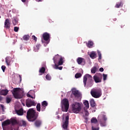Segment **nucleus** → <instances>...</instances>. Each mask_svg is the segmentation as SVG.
Wrapping results in <instances>:
<instances>
[{"mask_svg": "<svg viewBox=\"0 0 130 130\" xmlns=\"http://www.w3.org/2000/svg\"><path fill=\"white\" fill-rule=\"evenodd\" d=\"M39 115V113L35 111L33 109H29L26 113V118L28 121H35Z\"/></svg>", "mask_w": 130, "mask_h": 130, "instance_id": "1", "label": "nucleus"}, {"mask_svg": "<svg viewBox=\"0 0 130 130\" xmlns=\"http://www.w3.org/2000/svg\"><path fill=\"white\" fill-rule=\"evenodd\" d=\"M12 94L15 99H21L24 96V90L21 89L20 88H14L12 90Z\"/></svg>", "mask_w": 130, "mask_h": 130, "instance_id": "2", "label": "nucleus"}, {"mask_svg": "<svg viewBox=\"0 0 130 130\" xmlns=\"http://www.w3.org/2000/svg\"><path fill=\"white\" fill-rule=\"evenodd\" d=\"M83 105L78 102H75L72 105V110L74 113H79L82 110Z\"/></svg>", "mask_w": 130, "mask_h": 130, "instance_id": "3", "label": "nucleus"}, {"mask_svg": "<svg viewBox=\"0 0 130 130\" xmlns=\"http://www.w3.org/2000/svg\"><path fill=\"white\" fill-rule=\"evenodd\" d=\"M69 107H70L69 100L67 99H63L61 101L62 111L63 112H68V110H69Z\"/></svg>", "mask_w": 130, "mask_h": 130, "instance_id": "4", "label": "nucleus"}, {"mask_svg": "<svg viewBox=\"0 0 130 130\" xmlns=\"http://www.w3.org/2000/svg\"><path fill=\"white\" fill-rule=\"evenodd\" d=\"M87 80L88 81L87 84L88 85H92L93 79L92 76L89 74H85L83 77V83L85 87H86V85L87 84Z\"/></svg>", "mask_w": 130, "mask_h": 130, "instance_id": "5", "label": "nucleus"}, {"mask_svg": "<svg viewBox=\"0 0 130 130\" xmlns=\"http://www.w3.org/2000/svg\"><path fill=\"white\" fill-rule=\"evenodd\" d=\"M90 93L94 98H99L101 97V95H102V91L101 89L98 88L94 90H91Z\"/></svg>", "mask_w": 130, "mask_h": 130, "instance_id": "6", "label": "nucleus"}, {"mask_svg": "<svg viewBox=\"0 0 130 130\" xmlns=\"http://www.w3.org/2000/svg\"><path fill=\"white\" fill-rule=\"evenodd\" d=\"M43 39H42V43H46L48 44L50 41V35L48 32H44L42 36Z\"/></svg>", "mask_w": 130, "mask_h": 130, "instance_id": "7", "label": "nucleus"}, {"mask_svg": "<svg viewBox=\"0 0 130 130\" xmlns=\"http://www.w3.org/2000/svg\"><path fill=\"white\" fill-rule=\"evenodd\" d=\"M93 80L96 83H101L102 81V74H96L93 76Z\"/></svg>", "mask_w": 130, "mask_h": 130, "instance_id": "8", "label": "nucleus"}, {"mask_svg": "<svg viewBox=\"0 0 130 130\" xmlns=\"http://www.w3.org/2000/svg\"><path fill=\"white\" fill-rule=\"evenodd\" d=\"M27 107H31V106H36V103L30 99H28L25 101Z\"/></svg>", "mask_w": 130, "mask_h": 130, "instance_id": "9", "label": "nucleus"}, {"mask_svg": "<svg viewBox=\"0 0 130 130\" xmlns=\"http://www.w3.org/2000/svg\"><path fill=\"white\" fill-rule=\"evenodd\" d=\"M69 115L66 116L65 118V121L63 122L62 124V128H63V129H68V126L69 125Z\"/></svg>", "mask_w": 130, "mask_h": 130, "instance_id": "10", "label": "nucleus"}, {"mask_svg": "<svg viewBox=\"0 0 130 130\" xmlns=\"http://www.w3.org/2000/svg\"><path fill=\"white\" fill-rule=\"evenodd\" d=\"M72 94L74 95L75 98H80V96H81V92L75 88L72 90Z\"/></svg>", "mask_w": 130, "mask_h": 130, "instance_id": "11", "label": "nucleus"}, {"mask_svg": "<svg viewBox=\"0 0 130 130\" xmlns=\"http://www.w3.org/2000/svg\"><path fill=\"white\" fill-rule=\"evenodd\" d=\"M41 111H45L46 106H48V103L46 101H44L41 103Z\"/></svg>", "mask_w": 130, "mask_h": 130, "instance_id": "12", "label": "nucleus"}, {"mask_svg": "<svg viewBox=\"0 0 130 130\" xmlns=\"http://www.w3.org/2000/svg\"><path fill=\"white\" fill-rule=\"evenodd\" d=\"M4 27L6 29H10L11 28V23H10V20L9 19H6L4 22Z\"/></svg>", "mask_w": 130, "mask_h": 130, "instance_id": "13", "label": "nucleus"}, {"mask_svg": "<svg viewBox=\"0 0 130 130\" xmlns=\"http://www.w3.org/2000/svg\"><path fill=\"white\" fill-rule=\"evenodd\" d=\"M77 62L78 64H82V63H83L82 66H84L85 64V62H86V61L83 58L78 57L77 59Z\"/></svg>", "mask_w": 130, "mask_h": 130, "instance_id": "14", "label": "nucleus"}, {"mask_svg": "<svg viewBox=\"0 0 130 130\" xmlns=\"http://www.w3.org/2000/svg\"><path fill=\"white\" fill-rule=\"evenodd\" d=\"M16 113L17 115H23L24 114V110L23 109V108H21L19 110H16Z\"/></svg>", "mask_w": 130, "mask_h": 130, "instance_id": "15", "label": "nucleus"}, {"mask_svg": "<svg viewBox=\"0 0 130 130\" xmlns=\"http://www.w3.org/2000/svg\"><path fill=\"white\" fill-rule=\"evenodd\" d=\"M89 56L92 59H94V58H96L97 57V54H96V52L95 51H92L90 52V54H89Z\"/></svg>", "mask_w": 130, "mask_h": 130, "instance_id": "16", "label": "nucleus"}, {"mask_svg": "<svg viewBox=\"0 0 130 130\" xmlns=\"http://www.w3.org/2000/svg\"><path fill=\"white\" fill-rule=\"evenodd\" d=\"M8 93L9 91L7 89H3L0 92L1 95H3V96H6V95H8Z\"/></svg>", "mask_w": 130, "mask_h": 130, "instance_id": "17", "label": "nucleus"}, {"mask_svg": "<svg viewBox=\"0 0 130 130\" xmlns=\"http://www.w3.org/2000/svg\"><path fill=\"white\" fill-rule=\"evenodd\" d=\"M10 122L12 124V125H15V124H17L18 123V121H17V119L13 118H12L10 119Z\"/></svg>", "mask_w": 130, "mask_h": 130, "instance_id": "18", "label": "nucleus"}, {"mask_svg": "<svg viewBox=\"0 0 130 130\" xmlns=\"http://www.w3.org/2000/svg\"><path fill=\"white\" fill-rule=\"evenodd\" d=\"M11 124V122H10V120H7L2 122V125L3 127L7 126V125H9V124Z\"/></svg>", "mask_w": 130, "mask_h": 130, "instance_id": "19", "label": "nucleus"}, {"mask_svg": "<svg viewBox=\"0 0 130 130\" xmlns=\"http://www.w3.org/2000/svg\"><path fill=\"white\" fill-rule=\"evenodd\" d=\"M35 125L36 127H39L41 125V121L37 120L35 122Z\"/></svg>", "mask_w": 130, "mask_h": 130, "instance_id": "20", "label": "nucleus"}, {"mask_svg": "<svg viewBox=\"0 0 130 130\" xmlns=\"http://www.w3.org/2000/svg\"><path fill=\"white\" fill-rule=\"evenodd\" d=\"M27 125V122L26 121L22 120L19 122V125L20 126H26Z\"/></svg>", "mask_w": 130, "mask_h": 130, "instance_id": "21", "label": "nucleus"}, {"mask_svg": "<svg viewBox=\"0 0 130 130\" xmlns=\"http://www.w3.org/2000/svg\"><path fill=\"white\" fill-rule=\"evenodd\" d=\"M39 73V76H42V75H43V74L45 73V68L42 67L41 69H40Z\"/></svg>", "mask_w": 130, "mask_h": 130, "instance_id": "22", "label": "nucleus"}, {"mask_svg": "<svg viewBox=\"0 0 130 130\" xmlns=\"http://www.w3.org/2000/svg\"><path fill=\"white\" fill-rule=\"evenodd\" d=\"M60 58H59V55H58V54L56 55L53 58L54 63H55V62H56Z\"/></svg>", "mask_w": 130, "mask_h": 130, "instance_id": "23", "label": "nucleus"}, {"mask_svg": "<svg viewBox=\"0 0 130 130\" xmlns=\"http://www.w3.org/2000/svg\"><path fill=\"white\" fill-rule=\"evenodd\" d=\"M123 2H120V3H118L116 4L115 8H119L120 7H123Z\"/></svg>", "mask_w": 130, "mask_h": 130, "instance_id": "24", "label": "nucleus"}, {"mask_svg": "<svg viewBox=\"0 0 130 130\" xmlns=\"http://www.w3.org/2000/svg\"><path fill=\"white\" fill-rule=\"evenodd\" d=\"M94 43H93V41H89L88 42V43L87 44V47H89V48H92V46H93Z\"/></svg>", "mask_w": 130, "mask_h": 130, "instance_id": "25", "label": "nucleus"}, {"mask_svg": "<svg viewBox=\"0 0 130 130\" xmlns=\"http://www.w3.org/2000/svg\"><path fill=\"white\" fill-rule=\"evenodd\" d=\"M6 60V62L7 64V66H11V59L9 57H7L5 59Z\"/></svg>", "mask_w": 130, "mask_h": 130, "instance_id": "26", "label": "nucleus"}, {"mask_svg": "<svg viewBox=\"0 0 130 130\" xmlns=\"http://www.w3.org/2000/svg\"><path fill=\"white\" fill-rule=\"evenodd\" d=\"M83 104L85 106L84 108L89 109V102H88V101H85L84 102Z\"/></svg>", "mask_w": 130, "mask_h": 130, "instance_id": "27", "label": "nucleus"}, {"mask_svg": "<svg viewBox=\"0 0 130 130\" xmlns=\"http://www.w3.org/2000/svg\"><path fill=\"white\" fill-rule=\"evenodd\" d=\"M90 106H91L92 107H95V106H96V103H95V101H94V100H90Z\"/></svg>", "mask_w": 130, "mask_h": 130, "instance_id": "28", "label": "nucleus"}, {"mask_svg": "<svg viewBox=\"0 0 130 130\" xmlns=\"http://www.w3.org/2000/svg\"><path fill=\"white\" fill-rule=\"evenodd\" d=\"M97 72V67L96 66L93 67L91 70V74H95Z\"/></svg>", "mask_w": 130, "mask_h": 130, "instance_id": "29", "label": "nucleus"}, {"mask_svg": "<svg viewBox=\"0 0 130 130\" xmlns=\"http://www.w3.org/2000/svg\"><path fill=\"white\" fill-rule=\"evenodd\" d=\"M36 108L37 111H38L39 112H40V111H41V105L40 104V103H38L37 104Z\"/></svg>", "mask_w": 130, "mask_h": 130, "instance_id": "30", "label": "nucleus"}, {"mask_svg": "<svg viewBox=\"0 0 130 130\" xmlns=\"http://www.w3.org/2000/svg\"><path fill=\"white\" fill-rule=\"evenodd\" d=\"M62 63H63V58H62V57H60L58 64V66H62Z\"/></svg>", "mask_w": 130, "mask_h": 130, "instance_id": "31", "label": "nucleus"}, {"mask_svg": "<svg viewBox=\"0 0 130 130\" xmlns=\"http://www.w3.org/2000/svg\"><path fill=\"white\" fill-rule=\"evenodd\" d=\"M29 38H30V36H29V35H24V36L23 37V40H24L25 41H28V40H29Z\"/></svg>", "mask_w": 130, "mask_h": 130, "instance_id": "32", "label": "nucleus"}, {"mask_svg": "<svg viewBox=\"0 0 130 130\" xmlns=\"http://www.w3.org/2000/svg\"><path fill=\"white\" fill-rule=\"evenodd\" d=\"M98 122V121L97 120V119H96V118H92L91 119V123H97Z\"/></svg>", "mask_w": 130, "mask_h": 130, "instance_id": "33", "label": "nucleus"}, {"mask_svg": "<svg viewBox=\"0 0 130 130\" xmlns=\"http://www.w3.org/2000/svg\"><path fill=\"white\" fill-rule=\"evenodd\" d=\"M84 112H85V113H84L85 115L86 116H89V112H88L87 109H86V108H84Z\"/></svg>", "mask_w": 130, "mask_h": 130, "instance_id": "34", "label": "nucleus"}, {"mask_svg": "<svg viewBox=\"0 0 130 130\" xmlns=\"http://www.w3.org/2000/svg\"><path fill=\"white\" fill-rule=\"evenodd\" d=\"M82 77V74L81 73H76L75 74V78L76 79H79V78H81Z\"/></svg>", "mask_w": 130, "mask_h": 130, "instance_id": "35", "label": "nucleus"}, {"mask_svg": "<svg viewBox=\"0 0 130 130\" xmlns=\"http://www.w3.org/2000/svg\"><path fill=\"white\" fill-rule=\"evenodd\" d=\"M98 54L99 56V60L101 59L102 58V55L101 54V52L99 51V50H98Z\"/></svg>", "mask_w": 130, "mask_h": 130, "instance_id": "36", "label": "nucleus"}, {"mask_svg": "<svg viewBox=\"0 0 130 130\" xmlns=\"http://www.w3.org/2000/svg\"><path fill=\"white\" fill-rule=\"evenodd\" d=\"M12 101V99L9 97L6 98V103H10Z\"/></svg>", "mask_w": 130, "mask_h": 130, "instance_id": "37", "label": "nucleus"}, {"mask_svg": "<svg viewBox=\"0 0 130 130\" xmlns=\"http://www.w3.org/2000/svg\"><path fill=\"white\" fill-rule=\"evenodd\" d=\"M46 79L48 81H50V80H51V77L50 75H49V74H47L46 76Z\"/></svg>", "mask_w": 130, "mask_h": 130, "instance_id": "38", "label": "nucleus"}, {"mask_svg": "<svg viewBox=\"0 0 130 130\" xmlns=\"http://www.w3.org/2000/svg\"><path fill=\"white\" fill-rule=\"evenodd\" d=\"M103 77L104 81H106V80L107 79V75L103 74Z\"/></svg>", "mask_w": 130, "mask_h": 130, "instance_id": "39", "label": "nucleus"}, {"mask_svg": "<svg viewBox=\"0 0 130 130\" xmlns=\"http://www.w3.org/2000/svg\"><path fill=\"white\" fill-rule=\"evenodd\" d=\"M3 130H13V128L11 126L7 127L6 128H3Z\"/></svg>", "mask_w": 130, "mask_h": 130, "instance_id": "40", "label": "nucleus"}, {"mask_svg": "<svg viewBox=\"0 0 130 130\" xmlns=\"http://www.w3.org/2000/svg\"><path fill=\"white\" fill-rule=\"evenodd\" d=\"M14 30L15 32H18L19 31V27H18L17 26H15Z\"/></svg>", "mask_w": 130, "mask_h": 130, "instance_id": "41", "label": "nucleus"}, {"mask_svg": "<svg viewBox=\"0 0 130 130\" xmlns=\"http://www.w3.org/2000/svg\"><path fill=\"white\" fill-rule=\"evenodd\" d=\"M1 69L4 73H5V71H6V66H2Z\"/></svg>", "mask_w": 130, "mask_h": 130, "instance_id": "42", "label": "nucleus"}, {"mask_svg": "<svg viewBox=\"0 0 130 130\" xmlns=\"http://www.w3.org/2000/svg\"><path fill=\"white\" fill-rule=\"evenodd\" d=\"M32 40H35V41H36H36H37V38L35 36H32Z\"/></svg>", "mask_w": 130, "mask_h": 130, "instance_id": "43", "label": "nucleus"}, {"mask_svg": "<svg viewBox=\"0 0 130 130\" xmlns=\"http://www.w3.org/2000/svg\"><path fill=\"white\" fill-rule=\"evenodd\" d=\"M102 117L103 118H104V120H105V121H106V120H107V118H106V115H102Z\"/></svg>", "mask_w": 130, "mask_h": 130, "instance_id": "44", "label": "nucleus"}, {"mask_svg": "<svg viewBox=\"0 0 130 130\" xmlns=\"http://www.w3.org/2000/svg\"><path fill=\"white\" fill-rule=\"evenodd\" d=\"M101 125L102 126H105L106 125V123L105 122H103L102 121H101Z\"/></svg>", "mask_w": 130, "mask_h": 130, "instance_id": "45", "label": "nucleus"}, {"mask_svg": "<svg viewBox=\"0 0 130 130\" xmlns=\"http://www.w3.org/2000/svg\"><path fill=\"white\" fill-rule=\"evenodd\" d=\"M1 107L3 111L4 112L5 111V110H4L5 106H4V105H1Z\"/></svg>", "mask_w": 130, "mask_h": 130, "instance_id": "46", "label": "nucleus"}, {"mask_svg": "<svg viewBox=\"0 0 130 130\" xmlns=\"http://www.w3.org/2000/svg\"><path fill=\"white\" fill-rule=\"evenodd\" d=\"M92 130H99V127H94V126H92L91 127Z\"/></svg>", "mask_w": 130, "mask_h": 130, "instance_id": "47", "label": "nucleus"}, {"mask_svg": "<svg viewBox=\"0 0 130 130\" xmlns=\"http://www.w3.org/2000/svg\"><path fill=\"white\" fill-rule=\"evenodd\" d=\"M55 69L56 70H58V65L56 64V62H55Z\"/></svg>", "mask_w": 130, "mask_h": 130, "instance_id": "48", "label": "nucleus"}, {"mask_svg": "<svg viewBox=\"0 0 130 130\" xmlns=\"http://www.w3.org/2000/svg\"><path fill=\"white\" fill-rule=\"evenodd\" d=\"M27 97H28L29 98H32L33 99V96H32L31 95H30L29 94H27Z\"/></svg>", "mask_w": 130, "mask_h": 130, "instance_id": "49", "label": "nucleus"}, {"mask_svg": "<svg viewBox=\"0 0 130 130\" xmlns=\"http://www.w3.org/2000/svg\"><path fill=\"white\" fill-rule=\"evenodd\" d=\"M104 69H103V68H101L100 69V72H104Z\"/></svg>", "mask_w": 130, "mask_h": 130, "instance_id": "50", "label": "nucleus"}, {"mask_svg": "<svg viewBox=\"0 0 130 130\" xmlns=\"http://www.w3.org/2000/svg\"><path fill=\"white\" fill-rule=\"evenodd\" d=\"M19 78H20V82L22 81V76L21 75H19Z\"/></svg>", "mask_w": 130, "mask_h": 130, "instance_id": "51", "label": "nucleus"}, {"mask_svg": "<svg viewBox=\"0 0 130 130\" xmlns=\"http://www.w3.org/2000/svg\"><path fill=\"white\" fill-rule=\"evenodd\" d=\"M84 119H85L86 122L88 121V117H87L86 116L84 117Z\"/></svg>", "mask_w": 130, "mask_h": 130, "instance_id": "52", "label": "nucleus"}, {"mask_svg": "<svg viewBox=\"0 0 130 130\" xmlns=\"http://www.w3.org/2000/svg\"><path fill=\"white\" fill-rule=\"evenodd\" d=\"M58 69L60 70V71H61V70H62V67H58Z\"/></svg>", "mask_w": 130, "mask_h": 130, "instance_id": "53", "label": "nucleus"}, {"mask_svg": "<svg viewBox=\"0 0 130 130\" xmlns=\"http://www.w3.org/2000/svg\"><path fill=\"white\" fill-rule=\"evenodd\" d=\"M3 98L2 96H0V101H2Z\"/></svg>", "mask_w": 130, "mask_h": 130, "instance_id": "54", "label": "nucleus"}, {"mask_svg": "<svg viewBox=\"0 0 130 130\" xmlns=\"http://www.w3.org/2000/svg\"><path fill=\"white\" fill-rule=\"evenodd\" d=\"M26 0H21V2H22V3H26Z\"/></svg>", "mask_w": 130, "mask_h": 130, "instance_id": "55", "label": "nucleus"}, {"mask_svg": "<svg viewBox=\"0 0 130 130\" xmlns=\"http://www.w3.org/2000/svg\"><path fill=\"white\" fill-rule=\"evenodd\" d=\"M36 47L38 49H39V45H37Z\"/></svg>", "mask_w": 130, "mask_h": 130, "instance_id": "56", "label": "nucleus"}, {"mask_svg": "<svg viewBox=\"0 0 130 130\" xmlns=\"http://www.w3.org/2000/svg\"><path fill=\"white\" fill-rule=\"evenodd\" d=\"M57 118L59 119V116H57Z\"/></svg>", "mask_w": 130, "mask_h": 130, "instance_id": "57", "label": "nucleus"}, {"mask_svg": "<svg viewBox=\"0 0 130 130\" xmlns=\"http://www.w3.org/2000/svg\"><path fill=\"white\" fill-rule=\"evenodd\" d=\"M39 2H42V0H39Z\"/></svg>", "mask_w": 130, "mask_h": 130, "instance_id": "58", "label": "nucleus"}, {"mask_svg": "<svg viewBox=\"0 0 130 130\" xmlns=\"http://www.w3.org/2000/svg\"><path fill=\"white\" fill-rule=\"evenodd\" d=\"M1 18V17L0 16V18Z\"/></svg>", "mask_w": 130, "mask_h": 130, "instance_id": "59", "label": "nucleus"}]
</instances>
